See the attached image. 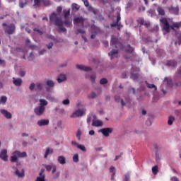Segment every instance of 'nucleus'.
I'll return each instance as SVG.
<instances>
[{
    "instance_id": "obj_1",
    "label": "nucleus",
    "mask_w": 181,
    "mask_h": 181,
    "mask_svg": "<svg viewBox=\"0 0 181 181\" xmlns=\"http://www.w3.org/2000/svg\"><path fill=\"white\" fill-rule=\"evenodd\" d=\"M49 22L50 23L54 24L56 26H63V25L66 28H70V26H71V20H70V18H65L64 22H63L62 18L57 17L56 13H52L49 16Z\"/></svg>"
},
{
    "instance_id": "obj_2",
    "label": "nucleus",
    "mask_w": 181,
    "mask_h": 181,
    "mask_svg": "<svg viewBox=\"0 0 181 181\" xmlns=\"http://www.w3.org/2000/svg\"><path fill=\"white\" fill-rule=\"evenodd\" d=\"M3 26H5L4 32L5 33H7V35H13L15 32H16V27L15 26V24L11 23L9 25L6 24V23H4Z\"/></svg>"
},
{
    "instance_id": "obj_3",
    "label": "nucleus",
    "mask_w": 181,
    "mask_h": 181,
    "mask_svg": "<svg viewBox=\"0 0 181 181\" xmlns=\"http://www.w3.org/2000/svg\"><path fill=\"white\" fill-rule=\"evenodd\" d=\"M26 156H28L26 152L23 151L21 153L19 151H16L11 157V162H18V158H26Z\"/></svg>"
},
{
    "instance_id": "obj_4",
    "label": "nucleus",
    "mask_w": 181,
    "mask_h": 181,
    "mask_svg": "<svg viewBox=\"0 0 181 181\" xmlns=\"http://www.w3.org/2000/svg\"><path fill=\"white\" fill-rule=\"evenodd\" d=\"M160 22L163 24V30L165 32V33H169L170 32L171 25H169V21H168V18H163L160 19Z\"/></svg>"
},
{
    "instance_id": "obj_5",
    "label": "nucleus",
    "mask_w": 181,
    "mask_h": 181,
    "mask_svg": "<svg viewBox=\"0 0 181 181\" xmlns=\"http://www.w3.org/2000/svg\"><path fill=\"white\" fill-rule=\"evenodd\" d=\"M45 110H46L45 107L38 106L35 108L34 112L36 115H38V117H41V115H43V113L45 112Z\"/></svg>"
},
{
    "instance_id": "obj_6",
    "label": "nucleus",
    "mask_w": 181,
    "mask_h": 181,
    "mask_svg": "<svg viewBox=\"0 0 181 181\" xmlns=\"http://www.w3.org/2000/svg\"><path fill=\"white\" fill-rule=\"evenodd\" d=\"M84 112H86V110H76L71 115V118H77L78 117H83V115H84Z\"/></svg>"
},
{
    "instance_id": "obj_7",
    "label": "nucleus",
    "mask_w": 181,
    "mask_h": 181,
    "mask_svg": "<svg viewBox=\"0 0 181 181\" xmlns=\"http://www.w3.org/2000/svg\"><path fill=\"white\" fill-rule=\"evenodd\" d=\"M137 23L140 25V26H145L146 28H149L151 26V23L145 21L144 18H139L137 19Z\"/></svg>"
},
{
    "instance_id": "obj_8",
    "label": "nucleus",
    "mask_w": 181,
    "mask_h": 181,
    "mask_svg": "<svg viewBox=\"0 0 181 181\" xmlns=\"http://www.w3.org/2000/svg\"><path fill=\"white\" fill-rule=\"evenodd\" d=\"M99 132H102L104 136H110V134L112 133V128H104L99 130Z\"/></svg>"
},
{
    "instance_id": "obj_9",
    "label": "nucleus",
    "mask_w": 181,
    "mask_h": 181,
    "mask_svg": "<svg viewBox=\"0 0 181 181\" xmlns=\"http://www.w3.org/2000/svg\"><path fill=\"white\" fill-rule=\"evenodd\" d=\"M91 33H94L95 35H101L103 33V30L100 29V28L97 27L95 25H92L90 27Z\"/></svg>"
},
{
    "instance_id": "obj_10",
    "label": "nucleus",
    "mask_w": 181,
    "mask_h": 181,
    "mask_svg": "<svg viewBox=\"0 0 181 181\" xmlns=\"http://www.w3.org/2000/svg\"><path fill=\"white\" fill-rule=\"evenodd\" d=\"M175 81L178 82L177 86H181V66L175 73Z\"/></svg>"
},
{
    "instance_id": "obj_11",
    "label": "nucleus",
    "mask_w": 181,
    "mask_h": 181,
    "mask_svg": "<svg viewBox=\"0 0 181 181\" xmlns=\"http://www.w3.org/2000/svg\"><path fill=\"white\" fill-rule=\"evenodd\" d=\"M0 159H2L4 162H8V151H6V149L1 150Z\"/></svg>"
},
{
    "instance_id": "obj_12",
    "label": "nucleus",
    "mask_w": 181,
    "mask_h": 181,
    "mask_svg": "<svg viewBox=\"0 0 181 181\" xmlns=\"http://www.w3.org/2000/svg\"><path fill=\"white\" fill-rule=\"evenodd\" d=\"M74 25H78L80 23L82 28H84V18L83 17H76L74 19Z\"/></svg>"
},
{
    "instance_id": "obj_13",
    "label": "nucleus",
    "mask_w": 181,
    "mask_h": 181,
    "mask_svg": "<svg viewBox=\"0 0 181 181\" xmlns=\"http://www.w3.org/2000/svg\"><path fill=\"white\" fill-rule=\"evenodd\" d=\"M132 52H134V49L131 47L130 45H127V49H126V52L129 53L130 57H127V55H125L124 59H131V57H132V56H133Z\"/></svg>"
},
{
    "instance_id": "obj_14",
    "label": "nucleus",
    "mask_w": 181,
    "mask_h": 181,
    "mask_svg": "<svg viewBox=\"0 0 181 181\" xmlns=\"http://www.w3.org/2000/svg\"><path fill=\"white\" fill-rule=\"evenodd\" d=\"M0 112L2 114V115L5 117V118H7V119H11V118H12V114L8 112V110L5 109H1Z\"/></svg>"
},
{
    "instance_id": "obj_15",
    "label": "nucleus",
    "mask_w": 181,
    "mask_h": 181,
    "mask_svg": "<svg viewBox=\"0 0 181 181\" xmlns=\"http://www.w3.org/2000/svg\"><path fill=\"white\" fill-rule=\"evenodd\" d=\"M49 119H40L38 120L37 124L38 127H46V125H49Z\"/></svg>"
},
{
    "instance_id": "obj_16",
    "label": "nucleus",
    "mask_w": 181,
    "mask_h": 181,
    "mask_svg": "<svg viewBox=\"0 0 181 181\" xmlns=\"http://www.w3.org/2000/svg\"><path fill=\"white\" fill-rule=\"evenodd\" d=\"M13 83L16 87H21V86H22V83H23V81L19 78H13Z\"/></svg>"
},
{
    "instance_id": "obj_17",
    "label": "nucleus",
    "mask_w": 181,
    "mask_h": 181,
    "mask_svg": "<svg viewBox=\"0 0 181 181\" xmlns=\"http://www.w3.org/2000/svg\"><path fill=\"white\" fill-rule=\"evenodd\" d=\"M108 56L112 60L113 57H118V49H112V51L108 53Z\"/></svg>"
},
{
    "instance_id": "obj_18",
    "label": "nucleus",
    "mask_w": 181,
    "mask_h": 181,
    "mask_svg": "<svg viewBox=\"0 0 181 181\" xmlns=\"http://www.w3.org/2000/svg\"><path fill=\"white\" fill-rule=\"evenodd\" d=\"M76 69H78V70H82L83 71H91V67L86 66L84 65H76Z\"/></svg>"
},
{
    "instance_id": "obj_19",
    "label": "nucleus",
    "mask_w": 181,
    "mask_h": 181,
    "mask_svg": "<svg viewBox=\"0 0 181 181\" xmlns=\"http://www.w3.org/2000/svg\"><path fill=\"white\" fill-rule=\"evenodd\" d=\"M77 34L81 33L82 35V38L83 39L84 42H88V40H87V37H86V31L83 29H78L76 30Z\"/></svg>"
},
{
    "instance_id": "obj_20",
    "label": "nucleus",
    "mask_w": 181,
    "mask_h": 181,
    "mask_svg": "<svg viewBox=\"0 0 181 181\" xmlns=\"http://www.w3.org/2000/svg\"><path fill=\"white\" fill-rule=\"evenodd\" d=\"M103 123L101 120H93L92 122V127H103Z\"/></svg>"
},
{
    "instance_id": "obj_21",
    "label": "nucleus",
    "mask_w": 181,
    "mask_h": 181,
    "mask_svg": "<svg viewBox=\"0 0 181 181\" xmlns=\"http://www.w3.org/2000/svg\"><path fill=\"white\" fill-rule=\"evenodd\" d=\"M43 172H45V170H41L39 173V177H37L36 181H45V176Z\"/></svg>"
},
{
    "instance_id": "obj_22",
    "label": "nucleus",
    "mask_w": 181,
    "mask_h": 181,
    "mask_svg": "<svg viewBox=\"0 0 181 181\" xmlns=\"http://www.w3.org/2000/svg\"><path fill=\"white\" fill-rule=\"evenodd\" d=\"M175 36L177 37V41H175V45H179L180 46L181 45V33H176Z\"/></svg>"
},
{
    "instance_id": "obj_23",
    "label": "nucleus",
    "mask_w": 181,
    "mask_h": 181,
    "mask_svg": "<svg viewBox=\"0 0 181 181\" xmlns=\"http://www.w3.org/2000/svg\"><path fill=\"white\" fill-rule=\"evenodd\" d=\"M170 11L174 13L175 15H177L179 13V6H171Z\"/></svg>"
},
{
    "instance_id": "obj_24",
    "label": "nucleus",
    "mask_w": 181,
    "mask_h": 181,
    "mask_svg": "<svg viewBox=\"0 0 181 181\" xmlns=\"http://www.w3.org/2000/svg\"><path fill=\"white\" fill-rule=\"evenodd\" d=\"M66 75L60 74L57 78L58 83H63V81H66Z\"/></svg>"
},
{
    "instance_id": "obj_25",
    "label": "nucleus",
    "mask_w": 181,
    "mask_h": 181,
    "mask_svg": "<svg viewBox=\"0 0 181 181\" xmlns=\"http://www.w3.org/2000/svg\"><path fill=\"white\" fill-rule=\"evenodd\" d=\"M58 162L60 165H65L66 163V158L63 156H59L58 157Z\"/></svg>"
},
{
    "instance_id": "obj_26",
    "label": "nucleus",
    "mask_w": 181,
    "mask_h": 181,
    "mask_svg": "<svg viewBox=\"0 0 181 181\" xmlns=\"http://www.w3.org/2000/svg\"><path fill=\"white\" fill-rule=\"evenodd\" d=\"M53 153V150L50 148H47L44 158L46 159L49 155H52Z\"/></svg>"
},
{
    "instance_id": "obj_27",
    "label": "nucleus",
    "mask_w": 181,
    "mask_h": 181,
    "mask_svg": "<svg viewBox=\"0 0 181 181\" xmlns=\"http://www.w3.org/2000/svg\"><path fill=\"white\" fill-rule=\"evenodd\" d=\"M181 26V23H174L172 25H171V28L173 30H176V29H179V28H180Z\"/></svg>"
},
{
    "instance_id": "obj_28",
    "label": "nucleus",
    "mask_w": 181,
    "mask_h": 181,
    "mask_svg": "<svg viewBox=\"0 0 181 181\" xmlns=\"http://www.w3.org/2000/svg\"><path fill=\"white\" fill-rule=\"evenodd\" d=\"M110 173H112L111 180H114V176H115V167L111 166L110 168Z\"/></svg>"
},
{
    "instance_id": "obj_29",
    "label": "nucleus",
    "mask_w": 181,
    "mask_h": 181,
    "mask_svg": "<svg viewBox=\"0 0 181 181\" xmlns=\"http://www.w3.org/2000/svg\"><path fill=\"white\" fill-rule=\"evenodd\" d=\"M168 66H170L171 67H176L177 66V62L175 60H170L168 61Z\"/></svg>"
},
{
    "instance_id": "obj_30",
    "label": "nucleus",
    "mask_w": 181,
    "mask_h": 181,
    "mask_svg": "<svg viewBox=\"0 0 181 181\" xmlns=\"http://www.w3.org/2000/svg\"><path fill=\"white\" fill-rule=\"evenodd\" d=\"M16 176H18V177H23L25 176V170H22L21 172L18 170H16L15 172Z\"/></svg>"
},
{
    "instance_id": "obj_31",
    "label": "nucleus",
    "mask_w": 181,
    "mask_h": 181,
    "mask_svg": "<svg viewBox=\"0 0 181 181\" xmlns=\"http://www.w3.org/2000/svg\"><path fill=\"white\" fill-rule=\"evenodd\" d=\"M40 107H46L49 103L45 99H40Z\"/></svg>"
},
{
    "instance_id": "obj_32",
    "label": "nucleus",
    "mask_w": 181,
    "mask_h": 181,
    "mask_svg": "<svg viewBox=\"0 0 181 181\" xmlns=\"http://www.w3.org/2000/svg\"><path fill=\"white\" fill-rule=\"evenodd\" d=\"M157 12L158 13V15H160V16H165V10L162 7L158 6L157 8Z\"/></svg>"
},
{
    "instance_id": "obj_33",
    "label": "nucleus",
    "mask_w": 181,
    "mask_h": 181,
    "mask_svg": "<svg viewBox=\"0 0 181 181\" xmlns=\"http://www.w3.org/2000/svg\"><path fill=\"white\" fill-rule=\"evenodd\" d=\"M71 9L74 11V12H77L78 9H80V6H78L77 4L74 3L71 5Z\"/></svg>"
},
{
    "instance_id": "obj_34",
    "label": "nucleus",
    "mask_w": 181,
    "mask_h": 181,
    "mask_svg": "<svg viewBox=\"0 0 181 181\" xmlns=\"http://www.w3.org/2000/svg\"><path fill=\"white\" fill-rule=\"evenodd\" d=\"M131 78L133 81H138L139 78V74H132Z\"/></svg>"
},
{
    "instance_id": "obj_35",
    "label": "nucleus",
    "mask_w": 181,
    "mask_h": 181,
    "mask_svg": "<svg viewBox=\"0 0 181 181\" xmlns=\"http://www.w3.org/2000/svg\"><path fill=\"white\" fill-rule=\"evenodd\" d=\"M64 19L69 18V16H70V9L68 10H64Z\"/></svg>"
},
{
    "instance_id": "obj_36",
    "label": "nucleus",
    "mask_w": 181,
    "mask_h": 181,
    "mask_svg": "<svg viewBox=\"0 0 181 181\" xmlns=\"http://www.w3.org/2000/svg\"><path fill=\"white\" fill-rule=\"evenodd\" d=\"M110 45L112 46V47H114V46L115 47H117V37H112Z\"/></svg>"
},
{
    "instance_id": "obj_37",
    "label": "nucleus",
    "mask_w": 181,
    "mask_h": 181,
    "mask_svg": "<svg viewBox=\"0 0 181 181\" xmlns=\"http://www.w3.org/2000/svg\"><path fill=\"white\" fill-rule=\"evenodd\" d=\"M6 101H8V98H6V96H1V98L0 99V103L3 105H5V104L6 103Z\"/></svg>"
},
{
    "instance_id": "obj_38",
    "label": "nucleus",
    "mask_w": 181,
    "mask_h": 181,
    "mask_svg": "<svg viewBox=\"0 0 181 181\" xmlns=\"http://www.w3.org/2000/svg\"><path fill=\"white\" fill-rule=\"evenodd\" d=\"M26 4H28L27 0H20L19 1V6L20 8H23Z\"/></svg>"
},
{
    "instance_id": "obj_39",
    "label": "nucleus",
    "mask_w": 181,
    "mask_h": 181,
    "mask_svg": "<svg viewBox=\"0 0 181 181\" xmlns=\"http://www.w3.org/2000/svg\"><path fill=\"white\" fill-rule=\"evenodd\" d=\"M146 86L148 87V88H155V90H158V88H156V86L154 84H151L149 83H148V81H146Z\"/></svg>"
},
{
    "instance_id": "obj_40",
    "label": "nucleus",
    "mask_w": 181,
    "mask_h": 181,
    "mask_svg": "<svg viewBox=\"0 0 181 181\" xmlns=\"http://www.w3.org/2000/svg\"><path fill=\"white\" fill-rule=\"evenodd\" d=\"M174 121H175V117L173 116H170L168 121V125H172Z\"/></svg>"
},
{
    "instance_id": "obj_41",
    "label": "nucleus",
    "mask_w": 181,
    "mask_h": 181,
    "mask_svg": "<svg viewBox=\"0 0 181 181\" xmlns=\"http://www.w3.org/2000/svg\"><path fill=\"white\" fill-rule=\"evenodd\" d=\"M159 170H158V165H155L152 168V173L153 175H157Z\"/></svg>"
},
{
    "instance_id": "obj_42",
    "label": "nucleus",
    "mask_w": 181,
    "mask_h": 181,
    "mask_svg": "<svg viewBox=\"0 0 181 181\" xmlns=\"http://www.w3.org/2000/svg\"><path fill=\"white\" fill-rule=\"evenodd\" d=\"M57 30L59 32V33H61V32L66 33L67 32V30L62 26H59V28L57 29Z\"/></svg>"
},
{
    "instance_id": "obj_43",
    "label": "nucleus",
    "mask_w": 181,
    "mask_h": 181,
    "mask_svg": "<svg viewBox=\"0 0 181 181\" xmlns=\"http://www.w3.org/2000/svg\"><path fill=\"white\" fill-rule=\"evenodd\" d=\"M78 149H80L81 151H82V152H86L87 150L86 149V146H84V145H81V144H78Z\"/></svg>"
},
{
    "instance_id": "obj_44",
    "label": "nucleus",
    "mask_w": 181,
    "mask_h": 181,
    "mask_svg": "<svg viewBox=\"0 0 181 181\" xmlns=\"http://www.w3.org/2000/svg\"><path fill=\"white\" fill-rule=\"evenodd\" d=\"M47 86H48V87H54V82H53V81L48 80L47 81Z\"/></svg>"
},
{
    "instance_id": "obj_45",
    "label": "nucleus",
    "mask_w": 181,
    "mask_h": 181,
    "mask_svg": "<svg viewBox=\"0 0 181 181\" xmlns=\"http://www.w3.org/2000/svg\"><path fill=\"white\" fill-rule=\"evenodd\" d=\"M107 83H108V80L105 78H103L100 79V84H101V85L107 84Z\"/></svg>"
},
{
    "instance_id": "obj_46",
    "label": "nucleus",
    "mask_w": 181,
    "mask_h": 181,
    "mask_svg": "<svg viewBox=\"0 0 181 181\" xmlns=\"http://www.w3.org/2000/svg\"><path fill=\"white\" fill-rule=\"evenodd\" d=\"M40 2L42 0H34V6H40Z\"/></svg>"
},
{
    "instance_id": "obj_47",
    "label": "nucleus",
    "mask_w": 181,
    "mask_h": 181,
    "mask_svg": "<svg viewBox=\"0 0 181 181\" xmlns=\"http://www.w3.org/2000/svg\"><path fill=\"white\" fill-rule=\"evenodd\" d=\"M76 136L78 139V141H80V136H81V131L80 129L78 130Z\"/></svg>"
},
{
    "instance_id": "obj_48",
    "label": "nucleus",
    "mask_w": 181,
    "mask_h": 181,
    "mask_svg": "<svg viewBox=\"0 0 181 181\" xmlns=\"http://www.w3.org/2000/svg\"><path fill=\"white\" fill-rule=\"evenodd\" d=\"M165 81H167V86H168V87L172 86V81L168 80V78H165L163 83H165Z\"/></svg>"
},
{
    "instance_id": "obj_49",
    "label": "nucleus",
    "mask_w": 181,
    "mask_h": 181,
    "mask_svg": "<svg viewBox=\"0 0 181 181\" xmlns=\"http://www.w3.org/2000/svg\"><path fill=\"white\" fill-rule=\"evenodd\" d=\"M73 161L75 162V163L78 162V154H75L73 156Z\"/></svg>"
},
{
    "instance_id": "obj_50",
    "label": "nucleus",
    "mask_w": 181,
    "mask_h": 181,
    "mask_svg": "<svg viewBox=\"0 0 181 181\" xmlns=\"http://www.w3.org/2000/svg\"><path fill=\"white\" fill-rule=\"evenodd\" d=\"M62 104L64 105H69V104H70V100L69 99H65L62 101Z\"/></svg>"
},
{
    "instance_id": "obj_51",
    "label": "nucleus",
    "mask_w": 181,
    "mask_h": 181,
    "mask_svg": "<svg viewBox=\"0 0 181 181\" xmlns=\"http://www.w3.org/2000/svg\"><path fill=\"white\" fill-rule=\"evenodd\" d=\"M37 88L39 91H42L43 90V85L42 83H37Z\"/></svg>"
},
{
    "instance_id": "obj_52",
    "label": "nucleus",
    "mask_w": 181,
    "mask_h": 181,
    "mask_svg": "<svg viewBox=\"0 0 181 181\" xmlns=\"http://www.w3.org/2000/svg\"><path fill=\"white\" fill-rule=\"evenodd\" d=\"M52 167L53 165H45V168L47 170V172H50V170H52Z\"/></svg>"
},
{
    "instance_id": "obj_53",
    "label": "nucleus",
    "mask_w": 181,
    "mask_h": 181,
    "mask_svg": "<svg viewBox=\"0 0 181 181\" xmlns=\"http://www.w3.org/2000/svg\"><path fill=\"white\" fill-rule=\"evenodd\" d=\"M85 6L88 7L90 6V3L88 2V0H82Z\"/></svg>"
},
{
    "instance_id": "obj_54",
    "label": "nucleus",
    "mask_w": 181,
    "mask_h": 181,
    "mask_svg": "<svg viewBox=\"0 0 181 181\" xmlns=\"http://www.w3.org/2000/svg\"><path fill=\"white\" fill-rule=\"evenodd\" d=\"M33 30H34V32H37L39 33V35H40V36H42V35H43V32H42L41 30H40L37 28H34Z\"/></svg>"
},
{
    "instance_id": "obj_55",
    "label": "nucleus",
    "mask_w": 181,
    "mask_h": 181,
    "mask_svg": "<svg viewBox=\"0 0 181 181\" xmlns=\"http://www.w3.org/2000/svg\"><path fill=\"white\" fill-rule=\"evenodd\" d=\"M43 3H44L45 6H49V5H50V1H49V0H45L43 1Z\"/></svg>"
},
{
    "instance_id": "obj_56",
    "label": "nucleus",
    "mask_w": 181,
    "mask_h": 181,
    "mask_svg": "<svg viewBox=\"0 0 181 181\" xmlns=\"http://www.w3.org/2000/svg\"><path fill=\"white\" fill-rule=\"evenodd\" d=\"M90 81H92V83H94V81H95V74H93L90 76Z\"/></svg>"
},
{
    "instance_id": "obj_57",
    "label": "nucleus",
    "mask_w": 181,
    "mask_h": 181,
    "mask_svg": "<svg viewBox=\"0 0 181 181\" xmlns=\"http://www.w3.org/2000/svg\"><path fill=\"white\" fill-rule=\"evenodd\" d=\"M146 124L148 127H151V126L152 125V122L151 121V119L146 120Z\"/></svg>"
},
{
    "instance_id": "obj_58",
    "label": "nucleus",
    "mask_w": 181,
    "mask_h": 181,
    "mask_svg": "<svg viewBox=\"0 0 181 181\" xmlns=\"http://www.w3.org/2000/svg\"><path fill=\"white\" fill-rule=\"evenodd\" d=\"M5 64H6L5 60L0 59V65L3 66V67H5Z\"/></svg>"
},
{
    "instance_id": "obj_59",
    "label": "nucleus",
    "mask_w": 181,
    "mask_h": 181,
    "mask_svg": "<svg viewBox=\"0 0 181 181\" xmlns=\"http://www.w3.org/2000/svg\"><path fill=\"white\" fill-rule=\"evenodd\" d=\"M90 98H95V97H97V95L95 94V93L92 92L89 96Z\"/></svg>"
},
{
    "instance_id": "obj_60",
    "label": "nucleus",
    "mask_w": 181,
    "mask_h": 181,
    "mask_svg": "<svg viewBox=\"0 0 181 181\" xmlns=\"http://www.w3.org/2000/svg\"><path fill=\"white\" fill-rule=\"evenodd\" d=\"M71 145H73L74 146H76V148H78V145H79L76 141H72L71 142Z\"/></svg>"
},
{
    "instance_id": "obj_61",
    "label": "nucleus",
    "mask_w": 181,
    "mask_h": 181,
    "mask_svg": "<svg viewBox=\"0 0 181 181\" xmlns=\"http://www.w3.org/2000/svg\"><path fill=\"white\" fill-rule=\"evenodd\" d=\"M30 91H33V90H35V83H31L30 86Z\"/></svg>"
},
{
    "instance_id": "obj_62",
    "label": "nucleus",
    "mask_w": 181,
    "mask_h": 181,
    "mask_svg": "<svg viewBox=\"0 0 181 181\" xmlns=\"http://www.w3.org/2000/svg\"><path fill=\"white\" fill-rule=\"evenodd\" d=\"M47 49H50L52 47H53V42H49L48 45H47Z\"/></svg>"
},
{
    "instance_id": "obj_63",
    "label": "nucleus",
    "mask_w": 181,
    "mask_h": 181,
    "mask_svg": "<svg viewBox=\"0 0 181 181\" xmlns=\"http://www.w3.org/2000/svg\"><path fill=\"white\" fill-rule=\"evenodd\" d=\"M170 180L171 181H179V178H177V177H172L171 178H170Z\"/></svg>"
},
{
    "instance_id": "obj_64",
    "label": "nucleus",
    "mask_w": 181,
    "mask_h": 181,
    "mask_svg": "<svg viewBox=\"0 0 181 181\" xmlns=\"http://www.w3.org/2000/svg\"><path fill=\"white\" fill-rule=\"evenodd\" d=\"M124 177H125L124 181H129V174H126Z\"/></svg>"
}]
</instances>
